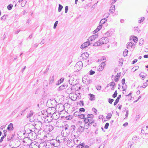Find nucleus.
I'll use <instances>...</instances> for the list:
<instances>
[{
    "instance_id": "nucleus-30",
    "label": "nucleus",
    "mask_w": 148,
    "mask_h": 148,
    "mask_svg": "<svg viewBox=\"0 0 148 148\" xmlns=\"http://www.w3.org/2000/svg\"><path fill=\"white\" fill-rule=\"evenodd\" d=\"M89 54L86 52L84 53H83L82 54V56L81 57L85 56L86 58H88L89 57Z\"/></svg>"
},
{
    "instance_id": "nucleus-19",
    "label": "nucleus",
    "mask_w": 148,
    "mask_h": 148,
    "mask_svg": "<svg viewBox=\"0 0 148 148\" xmlns=\"http://www.w3.org/2000/svg\"><path fill=\"white\" fill-rule=\"evenodd\" d=\"M121 97V95H118V96L117 97V98L115 100V101L114 103V106H115L117 104V103H118V102L119 101L120 98Z\"/></svg>"
},
{
    "instance_id": "nucleus-16",
    "label": "nucleus",
    "mask_w": 148,
    "mask_h": 148,
    "mask_svg": "<svg viewBox=\"0 0 148 148\" xmlns=\"http://www.w3.org/2000/svg\"><path fill=\"white\" fill-rule=\"evenodd\" d=\"M13 125L12 123H10L7 127V129L9 130L12 131L13 130Z\"/></svg>"
},
{
    "instance_id": "nucleus-18",
    "label": "nucleus",
    "mask_w": 148,
    "mask_h": 148,
    "mask_svg": "<svg viewBox=\"0 0 148 148\" xmlns=\"http://www.w3.org/2000/svg\"><path fill=\"white\" fill-rule=\"evenodd\" d=\"M115 11V6L114 5H113L110 8L109 11L110 13H113Z\"/></svg>"
},
{
    "instance_id": "nucleus-22",
    "label": "nucleus",
    "mask_w": 148,
    "mask_h": 148,
    "mask_svg": "<svg viewBox=\"0 0 148 148\" xmlns=\"http://www.w3.org/2000/svg\"><path fill=\"white\" fill-rule=\"evenodd\" d=\"M74 139L73 140V142L75 143V144L76 145H78V142L79 141V140L78 139H77L76 138V135H74L73 136Z\"/></svg>"
},
{
    "instance_id": "nucleus-34",
    "label": "nucleus",
    "mask_w": 148,
    "mask_h": 148,
    "mask_svg": "<svg viewBox=\"0 0 148 148\" xmlns=\"http://www.w3.org/2000/svg\"><path fill=\"white\" fill-rule=\"evenodd\" d=\"M132 40L135 42H137L138 41L137 37L135 36H133L132 37Z\"/></svg>"
},
{
    "instance_id": "nucleus-4",
    "label": "nucleus",
    "mask_w": 148,
    "mask_h": 148,
    "mask_svg": "<svg viewBox=\"0 0 148 148\" xmlns=\"http://www.w3.org/2000/svg\"><path fill=\"white\" fill-rule=\"evenodd\" d=\"M108 42V39L106 36L102 37V45L105 44L106 48H108L109 47V45L107 44Z\"/></svg>"
},
{
    "instance_id": "nucleus-8",
    "label": "nucleus",
    "mask_w": 148,
    "mask_h": 148,
    "mask_svg": "<svg viewBox=\"0 0 148 148\" xmlns=\"http://www.w3.org/2000/svg\"><path fill=\"white\" fill-rule=\"evenodd\" d=\"M114 30L113 29H110L105 33L104 36H110L113 34Z\"/></svg>"
},
{
    "instance_id": "nucleus-1",
    "label": "nucleus",
    "mask_w": 148,
    "mask_h": 148,
    "mask_svg": "<svg viewBox=\"0 0 148 148\" xmlns=\"http://www.w3.org/2000/svg\"><path fill=\"white\" fill-rule=\"evenodd\" d=\"M43 130L46 132L49 133L53 129V127L51 125H48L44 126L43 128Z\"/></svg>"
},
{
    "instance_id": "nucleus-15",
    "label": "nucleus",
    "mask_w": 148,
    "mask_h": 148,
    "mask_svg": "<svg viewBox=\"0 0 148 148\" xmlns=\"http://www.w3.org/2000/svg\"><path fill=\"white\" fill-rule=\"evenodd\" d=\"M139 76L140 77H142V79L143 80H144L147 74L145 73L142 72L139 74Z\"/></svg>"
},
{
    "instance_id": "nucleus-41",
    "label": "nucleus",
    "mask_w": 148,
    "mask_h": 148,
    "mask_svg": "<svg viewBox=\"0 0 148 148\" xmlns=\"http://www.w3.org/2000/svg\"><path fill=\"white\" fill-rule=\"evenodd\" d=\"M144 42V39L143 38H141L139 40V44L141 46L142 45L143 43Z\"/></svg>"
},
{
    "instance_id": "nucleus-23",
    "label": "nucleus",
    "mask_w": 148,
    "mask_h": 148,
    "mask_svg": "<svg viewBox=\"0 0 148 148\" xmlns=\"http://www.w3.org/2000/svg\"><path fill=\"white\" fill-rule=\"evenodd\" d=\"M101 41V40H99L98 41L94 43L93 46H96L98 45H102Z\"/></svg>"
},
{
    "instance_id": "nucleus-59",
    "label": "nucleus",
    "mask_w": 148,
    "mask_h": 148,
    "mask_svg": "<svg viewBox=\"0 0 148 148\" xmlns=\"http://www.w3.org/2000/svg\"><path fill=\"white\" fill-rule=\"evenodd\" d=\"M56 115V113H53V114L52 116H51V117H53V119H55L56 120L58 119V117H57L56 118H54V116H55Z\"/></svg>"
},
{
    "instance_id": "nucleus-3",
    "label": "nucleus",
    "mask_w": 148,
    "mask_h": 148,
    "mask_svg": "<svg viewBox=\"0 0 148 148\" xmlns=\"http://www.w3.org/2000/svg\"><path fill=\"white\" fill-rule=\"evenodd\" d=\"M94 116L92 114H89L87 115V117L84 119V122H88L90 120H92V121H94L92 119V118Z\"/></svg>"
},
{
    "instance_id": "nucleus-51",
    "label": "nucleus",
    "mask_w": 148,
    "mask_h": 148,
    "mask_svg": "<svg viewBox=\"0 0 148 148\" xmlns=\"http://www.w3.org/2000/svg\"><path fill=\"white\" fill-rule=\"evenodd\" d=\"M145 19V18L144 17H142L140 18V19L138 21V23H141V22L143 21Z\"/></svg>"
},
{
    "instance_id": "nucleus-36",
    "label": "nucleus",
    "mask_w": 148,
    "mask_h": 148,
    "mask_svg": "<svg viewBox=\"0 0 148 148\" xmlns=\"http://www.w3.org/2000/svg\"><path fill=\"white\" fill-rule=\"evenodd\" d=\"M63 8V7L62 5H61L60 4H59V7H58V11L59 12H60L61 11Z\"/></svg>"
},
{
    "instance_id": "nucleus-50",
    "label": "nucleus",
    "mask_w": 148,
    "mask_h": 148,
    "mask_svg": "<svg viewBox=\"0 0 148 148\" xmlns=\"http://www.w3.org/2000/svg\"><path fill=\"white\" fill-rule=\"evenodd\" d=\"M110 86H111L114 87L115 86V83L113 82H111L110 83Z\"/></svg>"
},
{
    "instance_id": "nucleus-56",
    "label": "nucleus",
    "mask_w": 148,
    "mask_h": 148,
    "mask_svg": "<svg viewBox=\"0 0 148 148\" xmlns=\"http://www.w3.org/2000/svg\"><path fill=\"white\" fill-rule=\"evenodd\" d=\"M71 130H72V131H74L75 128V126L74 125H72L71 126Z\"/></svg>"
},
{
    "instance_id": "nucleus-32",
    "label": "nucleus",
    "mask_w": 148,
    "mask_h": 148,
    "mask_svg": "<svg viewBox=\"0 0 148 148\" xmlns=\"http://www.w3.org/2000/svg\"><path fill=\"white\" fill-rule=\"evenodd\" d=\"M54 75L52 76L50 79L49 84H51L54 81Z\"/></svg>"
},
{
    "instance_id": "nucleus-62",
    "label": "nucleus",
    "mask_w": 148,
    "mask_h": 148,
    "mask_svg": "<svg viewBox=\"0 0 148 148\" xmlns=\"http://www.w3.org/2000/svg\"><path fill=\"white\" fill-rule=\"evenodd\" d=\"M85 44H84V43L81 46V49H84L86 47V46H85Z\"/></svg>"
},
{
    "instance_id": "nucleus-25",
    "label": "nucleus",
    "mask_w": 148,
    "mask_h": 148,
    "mask_svg": "<svg viewBox=\"0 0 148 148\" xmlns=\"http://www.w3.org/2000/svg\"><path fill=\"white\" fill-rule=\"evenodd\" d=\"M133 43L131 42H129L127 45V47L128 49L132 48Z\"/></svg>"
},
{
    "instance_id": "nucleus-40",
    "label": "nucleus",
    "mask_w": 148,
    "mask_h": 148,
    "mask_svg": "<svg viewBox=\"0 0 148 148\" xmlns=\"http://www.w3.org/2000/svg\"><path fill=\"white\" fill-rule=\"evenodd\" d=\"M112 114L111 113H109L108 114V115L106 116L107 119L109 120L111 117Z\"/></svg>"
},
{
    "instance_id": "nucleus-52",
    "label": "nucleus",
    "mask_w": 148,
    "mask_h": 148,
    "mask_svg": "<svg viewBox=\"0 0 148 148\" xmlns=\"http://www.w3.org/2000/svg\"><path fill=\"white\" fill-rule=\"evenodd\" d=\"M95 73V71L92 70H91L89 72V75H92L94 74Z\"/></svg>"
},
{
    "instance_id": "nucleus-39",
    "label": "nucleus",
    "mask_w": 148,
    "mask_h": 148,
    "mask_svg": "<svg viewBox=\"0 0 148 148\" xmlns=\"http://www.w3.org/2000/svg\"><path fill=\"white\" fill-rule=\"evenodd\" d=\"M110 14L108 12L106 13L103 16V18H106H106H108Z\"/></svg>"
},
{
    "instance_id": "nucleus-11",
    "label": "nucleus",
    "mask_w": 148,
    "mask_h": 148,
    "mask_svg": "<svg viewBox=\"0 0 148 148\" xmlns=\"http://www.w3.org/2000/svg\"><path fill=\"white\" fill-rule=\"evenodd\" d=\"M41 112L42 113V114L43 116V118L45 119H47V118L48 117V114H47V111L45 110L42 111H41Z\"/></svg>"
},
{
    "instance_id": "nucleus-64",
    "label": "nucleus",
    "mask_w": 148,
    "mask_h": 148,
    "mask_svg": "<svg viewBox=\"0 0 148 148\" xmlns=\"http://www.w3.org/2000/svg\"><path fill=\"white\" fill-rule=\"evenodd\" d=\"M96 140L97 142H98V143H100L101 142V139L99 138H97L96 139Z\"/></svg>"
},
{
    "instance_id": "nucleus-14",
    "label": "nucleus",
    "mask_w": 148,
    "mask_h": 148,
    "mask_svg": "<svg viewBox=\"0 0 148 148\" xmlns=\"http://www.w3.org/2000/svg\"><path fill=\"white\" fill-rule=\"evenodd\" d=\"M107 21V19L105 18H102V27H103V28L104 26L106 27L108 25V24L106 23V22Z\"/></svg>"
},
{
    "instance_id": "nucleus-57",
    "label": "nucleus",
    "mask_w": 148,
    "mask_h": 148,
    "mask_svg": "<svg viewBox=\"0 0 148 148\" xmlns=\"http://www.w3.org/2000/svg\"><path fill=\"white\" fill-rule=\"evenodd\" d=\"M109 125V123H107L104 126V128L106 129H108V126Z\"/></svg>"
},
{
    "instance_id": "nucleus-46",
    "label": "nucleus",
    "mask_w": 148,
    "mask_h": 148,
    "mask_svg": "<svg viewBox=\"0 0 148 148\" xmlns=\"http://www.w3.org/2000/svg\"><path fill=\"white\" fill-rule=\"evenodd\" d=\"M117 91L116 90L115 91L114 94L113 95L112 97L113 98L116 97L117 96Z\"/></svg>"
},
{
    "instance_id": "nucleus-7",
    "label": "nucleus",
    "mask_w": 148,
    "mask_h": 148,
    "mask_svg": "<svg viewBox=\"0 0 148 148\" xmlns=\"http://www.w3.org/2000/svg\"><path fill=\"white\" fill-rule=\"evenodd\" d=\"M38 123L37 125L38 126L39 129L38 128V129L40 130H43L44 129L43 128L44 126V125L45 123L43 122L42 123L41 122L38 121Z\"/></svg>"
},
{
    "instance_id": "nucleus-60",
    "label": "nucleus",
    "mask_w": 148,
    "mask_h": 148,
    "mask_svg": "<svg viewBox=\"0 0 148 148\" xmlns=\"http://www.w3.org/2000/svg\"><path fill=\"white\" fill-rule=\"evenodd\" d=\"M92 111L94 112L95 114L97 112V110L94 108H92Z\"/></svg>"
},
{
    "instance_id": "nucleus-55",
    "label": "nucleus",
    "mask_w": 148,
    "mask_h": 148,
    "mask_svg": "<svg viewBox=\"0 0 148 148\" xmlns=\"http://www.w3.org/2000/svg\"><path fill=\"white\" fill-rule=\"evenodd\" d=\"M114 99H112L109 98L108 99V102L110 104H112V102L114 101Z\"/></svg>"
},
{
    "instance_id": "nucleus-21",
    "label": "nucleus",
    "mask_w": 148,
    "mask_h": 148,
    "mask_svg": "<svg viewBox=\"0 0 148 148\" xmlns=\"http://www.w3.org/2000/svg\"><path fill=\"white\" fill-rule=\"evenodd\" d=\"M89 96L90 100L91 101H94L95 99V95L92 94H89L88 95Z\"/></svg>"
},
{
    "instance_id": "nucleus-47",
    "label": "nucleus",
    "mask_w": 148,
    "mask_h": 148,
    "mask_svg": "<svg viewBox=\"0 0 148 148\" xmlns=\"http://www.w3.org/2000/svg\"><path fill=\"white\" fill-rule=\"evenodd\" d=\"M98 67V68L97 69V70L99 71H102V63L99 65Z\"/></svg>"
},
{
    "instance_id": "nucleus-63",
    "label": "nucleus",
    "mask_w": 148,
    "mask_h": 148,
    "mask_svg": "<svg viewBox=\"0 0 148 148\" xmlns=\"http://www.w3.org/2000/svg\"><path fill=\"white\" fill-rule=\"evenodd\" d=\"M138 61L137 59H134L132 62V64H133L136 63Z\"/></svg>"
},
{
    "instance_id": "nucleus-43",
    "label": "nucleus",
    "mask_w": 148,
    "mask_h": 148,
    "mask_svg": "<svg viewBox=\"0 0 148 148\" xmlns=\"http://www.w3.org/2000/svg\"><path fill=\"white\" fill-rule=\"evenodd\" d=\"M85 146V144L83 143L82 144H80L79 145H78L77 146V147H82V148H84V147Z\"/></svg>"
},
{
    "instance_id": "nucleus-45",
    "label": "nucleus",
    "mask_w": 148,
    "mask_h": 148,
    "mask_svg": "<svg viewBox=\"0 0 148 148\" xmlns=\"http://www.w3.org/2000/svg\"><path fill=\"white\" fill-rule=\"evenodd\" d=\"M148 86V84L147 82H145L143 84V86H140V88H145Z\"/></svg>"
},
{
    "instance_id": "nucleus-2",
    "label": "nucleus",
    "mask_w": 148,
    "mask_h": 148,
    "mask_svg": "<svg viewBox=\"0 0 148 148\" xmlns=\"http://www.w3.org/2000/svg\"><path fill=\"white\" fill-rule=\"evenodd\" d=\"M84 122L85 124L84 125V128L86 129H88L94 123V121H92V120H90L88 122Z\"/></svg>"
},
{
    "instance_id": "nucleus-13",
    "label": "nucleus",
    "mask_w": 148,
    "mask_h": 148,
    "mask_svg": "<svg viewBox=\"0 0 148 148\" xmlns=\"http://www.w3.org/2000/svg\"><path fill=\"white\" fill-rule=\"evenodd\" d=\"M61 141V143H63L64 142H67L69 140L68 138L64 136H62L60 137Z\"/></svg>"
},
{
    "instance_id": "nucleus-33",
    "label": "nucleus",
    "mask_w": 148,
    "mask_h": 148,
    "mask_svg": "<svg viewBox=\"0 0 148 148\" xmlns=\"http://www.w3.org/2000/svg\"><path fill=\"white\" fill-rule=\"evenodd\" d=\"M85 114H79V118L81 119H84H84L85 118Z\"/></svg>"
},
{
    "instance_id": "nucleus-26",
    "label": "nucleus",
    "mask_w": 148,
    "mask_h": 148,
    "mask_svg": "<svg viewBox=\"0 0 148 148\" xmlns=\"http://www.w3.org/2000/svg\"><path fill=\"white\" fill-rule=\"evenodd\" d=\"M139 138V137L138 136L135 135L132 138V140L134 141H138V140Z\"/></svg>"
},
{
    "instance_id": "nucleus-35",
    "label": "nucleus",
    "mask_w": 148,
    "mask_h": 148,
    "mask_svg": "<svg viewBox=\"0 0 148 148\" xmlns=\"http://www.w3.org/2000/svg\"><path fill=\"white\" fill-rule=\"evenodd\" d=\"M128 52V51L127 49H125L124 51L123 54V55L124 56H126L127 55Z\"/></svg>"
},
{
    "instance_id": "nucleus-61",
    "label": "nucleus",
    "mask_w": 148,
    "mask_h": 148,
    "mask_svg": "<svg viewBox=\"0 0 148 148\" xmlns=\"http://www.w3.org/2000/svg\"><path fill=\"white\" fill-rule=\"evenodd\" d=\"M101 88V86L97 85L96 87V88L98 90H100Z\"/></svg>"
},
{
    "instance_id": "nucleus-5",
    "label": "nucleus",
    "mask_w": 148,
    "mask_h": 148,
    "mask_svg": "<svg viewBox=\"0 0 148 148\" xmlns=\"http://www.w3.org/2000/svg\"><path fill=\"white\" fill-rule=\"evenodd\" d=\"M83 63L81 61H79L77 63L75 66L74 69H76L78 71H79L82 67Z\"/></svg>"
},
{
    "instance_id": "nucleus-42",
    "label": "nucleus",
    "mask_w": 148,
    "mask_h": 148,
    "mask_svg": "<svg viewBox=\"0 0 148 148\" xmlns=\"http://www.w3.org/2000/svg\"><path fill=\"white\" fill-rule=\"evenodd\" d=\"M79 113V112H78L77 111H76V112H75L73 114L74 116H79L80 114Z\"/></svg>"
},
{
    "instance_id": "nucleus-9",
    "label": "nucleus",
    "mask_w": 148,
    "mask_h": 148,
    "mask_svg": "<svg viewBox=\"0 0 148 148\" xmlns=\"http://www.w3.org/2000/svg\"><path fill=\"white\" fill-rule=\"evenodd\" d=\"M68 86L66 84L64 83V84L60 86L58 89V91H60L66 88Z\"/></svg>"
},
{
    "instance_id": "nucleus-17",
    "label": "nucleus",
    "mask_w": 148,
    "mask_h": 148,
    "mask_svg": "<svg viewBox=\"0 0 148 148\" xmlns=\"http://www.w3.org/2000/svg\"><path fill=\"white\" fill-rule=\"evenodd\" d=\"M44 88L45 90L47 89L48 88V82L47 80H45L43 82Z\"/></svg>"
},
{
    "instance_id": "nucleus-38",
    "label": "nucleus",
    "mask_w": 148,
    "mask_h": 148,
    "mask_svg": "<svg viewBox=\"0 0 148 148\" xmlns=\"http://www.w3.org/2000/svg\"><path fill=\"white\" fill-rule=\"evenodd\" d=\"M13 5L11 4H10L8 5L7 6V8L8 10H10L13 7Z\"/></svg>"
},
{
    "instance_id": "nucleus-31",
    "label": "nucleus",
    "mask_w": 148,
    "mask_h": 148,
    "mask_svg": "<svg viewBox=\"0 0 148 148\" xmlns=\"http://www.w3.org/2000/svg\"><path fill=\"white\" fill-rule=\"evenodd\" d=\"M102 21V19H101L100 22V25L99 26H98L97 28L98 29V31H99L102 28V24L101 23V21Z\"/></svg>"
},
{
    "instance_id": "nucleus-48",
    "label": "nucleus",
    "mask_w": 148,
    "mask_h": 148,
    "mask_svg": "<svg viewBox=\"0 0 148 148\" xmlns=\"http://www.w3.org/2000/svg\"><path fill=\"white\" fill-rule=\"evenodd\" d=\"M90 41H87L85 43H84V44H85V46H86V47L90 45Z\"/></svg>"
},
{
    "instance_id": "nucleus-28",
    "label": "nucleus",
    "mask_w": 148,
    "mask_h": 148,
    "mask_svg": "<svg viewBox=\"0 0 148 148\" xmlns=\"http://www.w3.org/2000/svg\"><path fill=\"white\" fill-rule=\"evenodd\" d=\"M75 85H73L72 87L71 88V89H68L66 91V92L67 93V94H69L70 93H71V92H69V90H72V89H73V88L74 87H75Z\"/></svg>"
},
{
    "instance_id": "nucleus-44",
    "label": "nucleus",
    "mask_w": 148,
    "mask_h": 148,
    "mask_svg": "<svg viewBox=\"0 0 148 148\" xmlns=\"http://www.w3.org/2000/svg\"><path fill=\"white\" fill-rule=\"evenodd\" d=\"M8 15H4L1 18V20H5L6 19V17L8 16Z\"/></svg>"
},
{
    "instance_id": "nucleus-54",
    "label": "nucleus",
    "mask_w": 148,
    "mask_h": 148,
    "mask_svg": "<svg viewBox=\"0 0 148 148\" xmlns=\"http://www.w3.org/2000/svg\"><path fill=\"white\" fill-rule=\"evenodd\" d=\"M85 111V109L83 108H80L79 110V112H84Z\"/></svg>"
},
{
    "instance_id": "nucleus-20",
    "label": "nucleus",
    "mask_w": 148,
    "mask_h": 148,
    "mask_svg": "<svg viewBox=\"0 0 148 148\" xmlns=\"http://www.w3.org/2000/svg\"><path fill=\"white\" fill-rule=\"evenodd\" d=\"M45 148H52V146L49 142H47L45 145Z\"/></svg>"
},
{
    "instance_id": "nucleus-53",
    "label": "nucleus",
    "mask_w": 148,
    "mask_h": 148,
    "mask_svg": "<svg viewBox=\"0 0 148 148\" xmlns=\"http://www.w3.org/2000/svg\"><path fill=\"white\" fill-rule=\"evenodd\" d=\"M58 21H56L54 25V26H53V28L54 29L56 28V26L58 24Z\"/></svg>"
},
{
    "instance_id": "nucleus-24",
    "label": "nucleus",
    "mask_w": 148,
    "mask_h": 148,
    "mask_svg": "<svg viewBox=\"0 0 148 148\" xmlns=\"http://www.w3.org/2000/svg\"><path fill=\"white\" fill-rule=\"evenodd\" d=\"M84 127L80 126L78 127V131L79 132L82 133L84 131Z\"/></svg>"
},
{
    "instance_id": "nucleus-12",
    "label": "nucleus",
    "mask_w": 148,
    "mask_h": 148,
    "mask_svg": "<svg viewBox=\"0 0 148 148\" xmlns=\"http://www.w3.org/2000/svg\"><path fill=\"white\" fill-rule=\"evenodd\" d=\"M98 36V34H95L93 35L88 38V40L90 41H92L93 40L95 39L96 38H97Z\"/></svg>"
},
{
    "instance_id": "nucleus-29",
    "label": "nucleus",
    "mask_w": 148,
    "mask_h": 148,
    "mask_svg": "<svg viewBox=\"0 0 148 148\" xmlns=\"http://www.w3.org/2000/svg\"><path fill=\"white\" fill-rule=\"evenodd\" d=\"M54 141H55V143L54 144V146L55 147H57L59 146L60 144L59 143H58V142L56 140H54Z\"/></svg>"
},
{
    "instance_id": "nucleus-58",
    "label": "nucleus",
    "mask_w": 148,
    "mask_h": 148,
    "mask_svg": "<svg viewBox=\"0 0 148 148\" xmlns=\"http://www.w3.org/2000/svg\"><path fill=\"white\" fill-rule=\"evenodd\" d=\"M80 106H83L84 105V101H80L79 103Z\"/></svg>"
},
{
    "instance_id": "nucleus-6",
    "label": "nucleus",
    "mask_w": 148,
    "mask_h": 148,
    "mask_svg": "<svg viewBox=\"0 0 148 148\" xmlns=\"http://www.w3.org/2000/svg\"><path fill=\"white\" fill-rule=\"evenodd\" d=\"M141 133L145 134H148V126L146 127L145 126L142 127L141 129Z\"/></svg>"
},
{
    "instance_id": "nucleus-49",
    "label": "nucleus",
    "mask_w": 148,
    "mask_h": 148,
    "mask_svg": "<svg viewBox=\"0 0 148 148\" xmlns=\"http://www.w3.org/2000/svg\"><path fill=\"white\" fill-rule=\"evenodd\" d=\"M54 140H55V139L51 140H50V142H49V143H50V144L52 145V147L54 146V144L55 143Z\"/></svg>"
},
{
    "instance_id": "nucleus-10",
    "label": "nucleus",
    "mask_w": 148,
    "mask_h": 148,
    "mask_svg": "<svg viewBox=\"0 0 148 148\" xmlns=\"http://www.w3.org/2000/svg\"><path fill=\"white\" fill-rule=\"evenodd\" d=\"M33 112L31 110L30 112V113L27 114V117L29 118V121L31 122H33L34 121L33 120H31V117L32 116L33 114Z\"/></svg>"
},
{
    "instance_id": "nucleus-27",
    "label": "nucleus",
    "mask_w": 148,
    "mask_h": 148,
    "mask_svg": "<svg viewBox=\"0 0 148 148\" xmlns=\"http://www.w3.org/2000/svg\"><path fill=\"white\" fill-rule=\"evenodd\" d=\"M64 80V78H61L58 81V83L56 84V85H59L60 84L63 82Z\"/></svg>"
},
{
    "instance_id": "nucleus-37",
    "label": "nucleus",
    "mask_w": 148,
    "mask_h": 148,
    "mask_svg": "<svg viewBox=\"0 0 148 148\" xmlns=\"http://www.w3.org/2000/svg\"><path fill=\"white\" fill-rule=\"evenodd\" d=\"M56 140L58 142V143H59L60 145L61 143V139L60 138V137H58L56 138Z\"/></svg>"
}]
</instances>
